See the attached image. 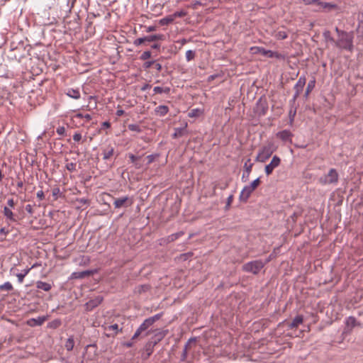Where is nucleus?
Masks as SVG:
<instances>
[{"instance_id":"052dcab7","label":"nucleus","mask_w":363,"mask_h":363,"mask_svg":"<svg viewBox=\"0 0 363 363\" xmlns=\"http://www.w3.org/2000/svg\"><path fill=\"white\" fill-rule=\"evenodd\" d=\"M36 196L40 200H43L45 197L44 192L42 190L38 191Z\"/></svg>"},{"instance_id":"393cba45","label":"nucleus","mask_w":363,"mask_h":363,"mask_svg":"<svg viewBox=\"0 0 363 363\" xmlns=\"http://www.w3.org/2000/svg\"><path fill=\"white\" fill-rule=\"evenodd\" d=\"M36 287L38 289H42L45 291H49L51 289L52 286L50 283L38 281L36 282Z\"/></svg>"},{"instance_id":"7c9ffc66","label":"nucleus","mask_w":363,"mask_h":363,"mask_svg":"<svg viewBox=\"0 0 363 363\" xmlns=\"http://www.w3.org/2000/svg\"><path fill=\"white\" fill-rule=\"evenodd\" d=\"M74 346V340L72 336L69 337L65 342V347L67 351H72Z\"/></svg>"},{"instance_id":"0eeeda50","label":"nucleus","mask_w":363,"mask_h":363,"mask_svg":"<svg viewBox=\"0 0 363 363\" xmlns=\"http://www.w3.org/2000/svg\"><path fill=\"white\" fill-rule=\"evenodd\" d=\"M280 163L281 159L278 156L274 155L270 163L265 167L264 172L266 174L267 176L270 175L273 172L274 169L280 165Z\"/></svg>"},{"instance_id":"20e7f679","label":"nucleus","mask_w":363,"mask_h":363,"mask_svg":"<svg viewBox=\"0 0 363 363\" xmlns=\"http://www.w3.org/2000/svg\"><path fill=\"white\" fill-rule=\"evenodd\" d=\"M338 173L335 169H330L327 174L320 177L318 182L322 185L337 184L338 182Z\"/></svg>"},{"instance_id":"37998d69","label":"nucleus","mask_w":363,"mask_h":363,"mask_svg":"<svg viewBox=\"0 0 363 363\" xmlns=\"http://www.w3.org/2000/svg\"><path fill=\"white\" fill-rule=\"evenodd\" d=\"M151 57V52L150 51H145L143 52V54L140 55V59L141 60H146Z\"/></svg>"},{"instance_id":"a18cd8bd","label":"nucleus","mask_w":363,"mask_h":363,"mask_svg":"<svg viewBox=\"0 0 363 363\" xmlns=\"http://www.w3.org/2000/svg\"><path fill=\"white\" fill-rule=\"evenodd\" d=\"M75 117L78 118H85L87 121H89L91 119V115H89V114L84 115V114L80 113H77L75 115Z\"/></svg>"},{"instance_id":"39448f33","label":"nucleus","mask_w":363,"mask_h":363,"mask_svg":"<svg viewBox=\"0 0 363 363\" xmlns=\"http://www.w3.org/2000/svg\"><path fill=\"white\" fill-rule=\"evenodd\" d=\"M152 325L147 318H146L143 323L138 327L135 333L132 337V340H136L140 335L147 336L152 332L150 328Z\"/></svg>"},{"instance_id":"f257e3e1","label":"nucleus","mask_w":363,"mask_h":363,"mask_svg":"<svg viewBox=\"0 0 363 363\" xmlns=\"http://www.w3.org/2000/svg\"><path fill=\"white\" fill-rule=\"evenodd\" d=\"M354 35L352 32L341 33L340 36L337 37L335 41V46L340 50L352 51Z\"/></svg>"},{"instance_id":"f03ea898","label":"nucleus","mask_w":363,"mask_h":363,"mask_svg":"<svg viewBox=\"0 0 363 363\" xmlns=\"http://www.w3.org/2000/svg\"><path fill=\"white\" fill-rule=\"evenodd\" d=\"M277 147L272 142L268 143L266 145L263 146L259 151L255 161L259 162H266L273 154L274 151H276Z\"/></svg>"},{"instance_id":"72a5a7b5","label":"nucleus","mask_w":363,"mask_h":363,"mask_svg":"<svg viewBox=\"0 0 363 363\" xmlns=\"http://www.w3.org/2000/svg\"><path fill=\"white\" fill-rule=\"evenodd\" d=\"M184 235V233L182 231L174 233L168 236L167 240L168 242H173L176 240H177L179 237Z\"/></svg>"},{"instance_id":"c85d7f7f","label":"nucleus","mask_w":363,"mask_h":363,"mask_svg":"<svg viewBox=\"0 0 363 363\" xmlns=\"http://www.w3.org/2000/svg\"><path fill=\"white\" fill-rule=\"evenodd\" d=\"M274 35L278 40H284L288 37V33L284 30H279L274 32Z\"/></svg>"},{"instance_id":"dca6fc26","label":"nucleus","mask_w":363,"mask_h":363,"mask_svg":"<svg viewBox=\"0 0 363 363\" xmlns=\"http://www.w3.org/2000/svg\"><path fill=\"white\" fill-rule=\"evenodd\" d=\"M252 165H253V164L250 162V159H248L245 162V163L244 164L245 172H243L242 176V180L243 182H246L248 179L250 174L252 171Z\"/></svg>"},{"instance_id":"bf43d9fd","label":"nucleus","mask_w":363,"mask_h":363,"mask_svg":"<svg viewBox=\"0 0 363 363\" xmlns=\"http://www.w3.org/2000/svg\"><path fill=\"white\" fill-rule=\"evenodd\" d=\"M133 340H134L131 339L130 341L125 342L123 343V345L126 347H131L133 346V344H134L133 343Z\"/></svg>"},{"instance_id":"de8ad7c7","label":"nucleus","mask_w":363,"mask_h":363,"mask_svg":"<svg viewBox=\"0 0 363 363\" xmlns=\"http://www.w3.org/2000/svg\"><path fill=\"white\" fill-rule=\"evenodd\" d=\"M260 183V181H259V179L257 178L256 179H255L250 184V186L252 187V189L255 190L256 188L259 186Z\"/></svg>"},{"instance_id":"864d4df0","label":"nucleus","mask_w":363,"mask_h":363,"mask_svg":"<svg viewBox=\"0 0 363 363\" xmlns=\"http://www.w3.org/2000/svg\"><path fill=\"white\" fill-rule=\"evenodd\" d=\"M15 206V202L13 199H9L7 201V206L9 208H13Z\"/></svg>"},{"instance_id":"412c9836","label":"nucleus","mask_w":363,"mask_h":363,"mask_svg":"<svg viewBox=\"0 0 363 363\" xmlns=\"http://www.w3.org/2000/svg\"><path fill=\"white\" fill-rule=\"evenodd\" d=\"M114 154L113 147L109 145L103 149V159L105 160H109Z\"/></svg>"},{"instance_id":"e2e57ef3","label":"nucleus","mask_w":363,"mask_h":363,"mask_svg":"<svg viewBox=\"0 0 363 363\" xmlns=\"http://www.w3.org/2000/svg\"><path fill=\"white\" fill-rule=\"evenodd\" d=\"M26 210L28 213H29L30 214H32L33 213V206L30 205V204H28L26 205Z\"/></svg>"},{"instance_id":"4c0bfd02","label":"nucleus","mask_w":363,"mask_h":363,"mask_svg":"<svg viewBox=\"0 0 363 363\" xmlns=\"http://www.w3.org/2000/svg\"><path fill=\"white\" fill-rule=\"evenodd\" d=\"M162 315V313H157L153 316L147 318V319L150 321V323L153 325L157 320L161 318Z\"/></svg>"},{"instance_id":"79ce46f5","label":"nucleus","mask_w":363,"mask_h":363,"mask_svg":"<svg viewBox=\"0 0 363 363\" xmlns=\"http://www.w3.org/2000/svg\"><path fill=\"white\" fill-rule=\"evenodd\" d=\"M128 128L131 131H135L137 133L141 132V128L138 124H129Z\"/></svg>"},{"instance_id":"aec40b11","label":"nucleus","mask_w":363,"mask_h":363,"mask_svg":"<svg viewBox=\"0 0 363 363\" xmlns=\"http://www.w3.org/2000/svg\"><path fill=\"white\" fill-rule=\"evenodd\" d=\"M316 4L326 11H331L337 9V4L333 3L323 2L318 0Z\"/></svg>"},{"instance_id":"a19ab883","label":"nucleus","mask_w":363,"mask_h":363,"mask_svg":"<svg viewBox=\"0 0 363 363\" xmlns=\"http://www.w3.org/2000/svg\"><path fill=\"white\" fill-rule=\"evenodd\" d=\"M195 57V52L193 50H187L186 52V59L188 62L192 60Z\"/></svg>"},{"instance_id":"603ef678","label":"nucleus","mask_w":363,"mask_h":363,"mask_svg":"<svg viewBox=\"0 0 363 363\" xmlns=\"http://www.w3.org/2000/svg\"><path fill=\"white\" fill-rule=\"evenodd\" d=\"M301 1L306 5H309V4H316L317 1H318V0H301Z\"/></svg>"},{"instance_id":"2f4dec72","label":"nucleus","mask_w":363,"mask_h":363,"mask_svg":"<svg viewBox=\"0 0 363 363\" xmlns=\"http://www.w3.org/2000/svg\"><path fill=\"white\" fill-rule=\"evenodd\" d=\"M153 91L155 94H169L170 88L169 87H161V86H155L153 89Z\"/></svg>"},{"instance_id":"4be33fe9","label":"nucleus","mask_w":363,"mask_h":363,"mask_svg":"<svg viewBox=\"0 0 363 363\" xmlns=\"http://www.w3.org/2000/svg\"><path fill=\"white\" fill-rule=\"evenodd\" d=\"M345 324L347 327H350L351 328H353L356 326H361V323L358 322L353 316H349L345 320Z\"/></svg>"},{"instance_id":"bb28decb","label":"nucleus","mask_w":363,"mask_h":363,"mask_svg":"<svg viewBox=\"0 0 363 363\" xmlns=\"http://www.w3.org/2000/svg\"><path fill=\"white\" fill-rule=\"evenodd\" d=\"M174 21V19L171 14V15L165 16L164 18H161L159 21V23L161 26H167V25L172 23Z\"/></svg>"},{"instance_id":"f3484780","label":"nucleus","mask_w":363,"mask_h":363,"mask_svg":"<svg viewBox=\"0 0 363 363\" xmlns=\"http://www.w3.org/2000/svg\"><path fill=\"white\" fill-rule=\"evenodd\" d=\"M45 316H38L35 318H30L27 321V324L30 327L39 326L44 323L46 320Z\"/></svg>"},{"instance_id":"3c124183","label":"nucleus","mask_w":363,"mask_h":363,"mask_svg":"<svg viewBox=\"0 0 363 363\" xmlns=\"http://www.w3.org/2000/svg\"><path fill=\"white\" fill-rule=\"evenodd\" d=\"M82 139V135L79 132H76L73 135V140L76 142H79Z\"/></svg>"},{"instance_id":"c9c22d12","label":"nucleus","mask_w":363,"mask_h":363,"mask_svg":"<svg viewBox=\"0 0 363 363\" xmlns=\"http://www.w3.org/2000/svg\"><path fill=\"white\" fill-rule=\"evenodd\" d=\"M13 286L9 281H6L4 284L0 285V290L11 291Z\"/></svg>"},{"instance_id":"2eb2a0df","label":"nucleus","mask_w":363,"mask_h":363,"mask_svg":"<svg viewBox=\"0 0 363 363\" xmlns=\"http://www.w3.org/2000/svg\"><path fill=\"white\" fill-rule=\"evenodd\" d=\"M104 330L106 332H112L110 333H107L106 336L111 337L117 335L119 332H121L122 329L119 328L118 324L115 323L111 325L104 326Z\"/></svg>"},{"instance_id":"6e6d98bb","label":"nucleus","mask_w":363,"mask_h":363,"mask_svg":"<svg viewBox=\"0 0 363 363\" xmlns=\"http://www.w3.org/2000/svg\"><path fill=\"white\" fill-rule=\"evenodd\" d=\"M158 155H150L147 157V159L148 160V164H150L152 162H153V161L155 160V157H157Z\"/></svg>"},{"instance_id":"f8f14e48","label":"nucleus","mask_w":363,"mask_h":363,"mask_svg":"<svg viewBox=\"0 0 363 363\" xmlns=\"http://www.w3.org/2000/svg\"><path fill=\"white\" fill-rule=\"evenodd\" d=\"M154 333V344L156 345L160 342L168 333V330L156 329L152 331Z\"/></svg>"},{"instance_id":"49530a36","label":"nucleus","mask_w":363,"mask_h":363,"mask_svg":"<svg viewBox=\"0 0 363 363\" xmlns=\"http://www.w3.org/2000/svg\"><path fill=\"white\" fill-rule=\"evenodd\" d=\"M145 42V37H143V38H140L135 39L133 42V44L135 46H139Z\"/></svg>"},{"instance_id":"338daca9","label":"nucleus","mask_w":363,"mask_h":363,"mask_svg":"<svg viewBox=\"0 0 363 363\" xmlns=\"http://www.w3.org/2000/svg\"><path fill=\"white\" fill-rule=\"evenodd\" d=\"M116 114L117 116H123L124 114V111L122 110V109L117 110Z\"/></svg>"},{"instance_id":"7ed1b4c3","label":"nucleus","mask_w":363,"mask_h":363,"mask_svg":"<svg viewBox=\"0 0 363 363\" xmlns=\"http://www.w3.org/2000/svg\"><path fill=\"white\" fill-rule=\"evenodd\" d=\"M265 264L266 262H263V261L260 259H257L245 263L242 265V269L245 272L257 274L263 269Z\"/></svg>"},{"instance_id":"b1692460","label":"nucleus","mask_w":363,"mask_h":363,"mask_svg":"<svg viewBox=\"0 0 363 363\" xmlns=\"http://www.w3.org/2000/svg\"><path fill=\"white\" fill-rule=\"evenodd\" d=\"M66 94L70 97V98H72V99H79L81 96V94H80V92H79V90L78 89H68L67 90V92H66Z\"/></svg>"},{"instance_id":"6ab92c4d","label":"nucleus","mask_w":363,"mask_h":363,"mask_svg":"<svg viewBox=\"0 0 363 363\" xmlns=\"http://www.w3.org/2000/svg\"><path fill=\"white\" fill-rule=\"evenodd\" d=\"M303 315H298L293 319V320L290 323L288 324V328L289 329L298 328V325L303 323Z\"/></svg>"},{"instance_id":"69168bd1","label":"nucleus","mask_w":363,"mask_h":363,"mask_svg":"<svg viewBox=\"0 0 363 363\" xmlns=\"http://www.w3.org/2000/svg\"><path fill=\"white\" fill-rule=\"evenodd\" d=\"M155 66L156 69H157L158 72H160V71L162 70V65H161V64H160V63H155Z\"/></svg>"},{"instance_id":"774afa93","label":"nucleus","mask_w":363,"mask_h":363,"mask_svg":"<svg viewBox=\"0 0 363 363\" xmlns=\"http://www.w3.org/2000/svg\"><path fill=\"white\" fill-rule=\"evenodd\" d=\"M335 31L337 33V37L340 36L341 33H347L346 31L340 30L337 27L335 28Z\"/></svg>"},{"instance_id":"a211bd4d","label":"nucleus","mask_w":363,"mask_h":363,"mask_svg":"<svg viewBox=\"0 0 363 363\" xmlns=\"http://www.w3.org/2000/svg\"><path fill=\"white\" fill-rule=\"evenodd\" d=\"M187 123L183 127L174 128V133L172 134L173 138H180L187 133L186 131Z\"/></svg>"},{"instance_id":"09e8293b","label":"nucleus","mask_w":363,"mask_h":363,"mask_svg":"<svg viewBox=\"0 0 363 363\" xmlns=\"http://www.w3.org/2000/svg\"><path fill=\"white\" fill-rule=\"evenodd\" d=\"M56 132L58 135H63L65 133V128L63 126H59L57 128Z\"/></svg>"},{"instance_id":"5701e85b","label":"nucleus","mask_w":363,"mask_h":363,"mask_svg":"<svg viewBox=\"0 0 363 363\" xmlns=\"http://www.w3.org/2000/svg\"><path fill=\"white\" fill-rule=\"evenodd\" d=\"M156 115L160 116H164L169 112V108L165 105H160L155 109Z\"/></svg>"},{"instance_id":"473e14b6","label":"nucleus","mask_w":363,"mask_h":363,"mask_svg":"<svg viewBox=\"0 0 363 363\" xmlns=\"http://www.w3.org/2000/svg\"><path fill=\"white\" fill-rule=\"evenodd\" d=\"M315 85V78H313L312 80H311L308 82V84L307 85L306 91L305 93L306 97H307L308 96V94H310V92L314 89Z\"/></svg>"},{"instance_id":"58836bf2","label":"nucleus","mask_w":363,"mask_h":363,"mask_svg":"<svg viewBox=\"0 0 363 363\" xmlns=\"http://www.w3.org/2000/svg\"><path fill=\"white\" fill-rule=\"evenodd\" d=\"M76 166L77 164L74 162H68L66 164L65 167L69 172H73L76 171Z\"/></svg>"},{"instance_id":"9d476101","label":"nucleus","mask_w":363,"mask_h":363,"mask_svg":"<svg viewBox=\"0 0 363 363\" xmlns=\"http://www.w3.org/2000/svg\"><path fill=\"white\" fill-rule=\"evenodd\" d=\"M277 137L284 143H292V133L289 130H284L277 133Z\"/></svg>"},{"instance_id":"ddd939ff","label":"nucleus","mask_w":363,"mask_h":363,"mask_svg":"<svg viewBox=\"0 0 363 363\" xmlns=\"http://www.w3.org/2000/svg\"><path fill=\"white\" fill-rule=\"evenodd\" d=\"M3 213L8 222H17L16 216L13 213L12 208H9L8 206H4Z\"/></svg>"},{"instance_id":"cd10ccee","label":"nucleus","mask_w":363,"mask_h":363,"mask_svg":"<svg viewBox=\"0 0 363 363\" xmlns=\"http://www.w3.org/2000/svg\"><path fill=\"white\" fill-rule=\"evenodd\" d=\"M90 274V271H82L72 273V277L75 279H82L87 276H89Z\"/></svg>"},{"instance_id":"f704fd0d","label":"nucleus","mask_w":363,"mask_h":363,"mask_svg":"<svg viewBox=\"0 0 363 363\" xmlns=\"http://www.w3.org/2000/svg\"><path fill=\"white\" fill-rule=\"evenodd\" d=\"M201 113H202V111L200 109L194 108L189 112L188 116L190 118H194V117L199 116Z\"/></svg>"},{"instance_id":"0e129e2a","label":"nucleus","mask_w":363,"mask_h":363,"mask_svg":"<svg viewBox=\"0 0 363 363\" xmlns=\"http://www.w3.org/2000/svg\"><path fill=\"white\" fill-rule=\"evenodd\" d=\"M129 158L130 159L131 162H135V160L138 159V157L135 156L133 154H130L129 155Z\"/></svg>"},{"instance_id":"a878e982","label":"nucleus","mask_w":363,"mask_h":363,"mask_svg":"<svg viewBox=\"0 0 363 363\" xmlns=\"http://www.w3.org/2000/svg\"><path fill=\"white\" fill-rule=\"evenodd\" d=\"M145 42H152L155 40H164V35L162 34H156V35H152L145 36Z\"/></svg>"},{"instance_id":"4468645a","label":"nucleus","mask_w":363,"mask_h":363,"mask_svg":"<svg viewBox=\"0 0 363 363\" xmlns=\"http://www.w3.org/2000/svg\"><path fill=\"white\" fill-rule=\"evenodd\" d=\"M103 301V297L98 296L93 299H91L86 303V308L87 310L91 311L98 306Z\"/></svg>"},{"instance_id":"4d7b16f0","label":"nucleus","mask_w":363,"mask_h":363,"mask_svg":"<svg viewBox=\"0 0 363 363\" xmlns=\"http://www.w3.org/2000/svg\"><path fill=\"white\" fill-rule=\"evenodd\" d=\"M155 61H147V62H145L144 63V65L143 67L145 68V69H149L152 65L155 64Z\"/></svg>"},{"instance_id":"9b49d317","label":"nucleus","mask_w":363,"mask_h":363,"mask_svg":"<svg viewBox=\"0 0 363 363\" xmlns=\"http://www.w3.org/2000/svg\"><path fill=\"white\" fill-rule=\"evenodd\" d=\"M254 191L250 185L244 186L240 194V200L246 202Z\"/></svg>"},{"instance_id":"c03bdc74","label":"nucleus","mask_w":363,"mask_h":363,"mask_svg":"<svg viewBox=\"0 0 363 363\" xmlns=\"http://www.w3.org/2000/svg\"><path fill=\"white\" fill-rule=\"evenodd\" d=\"M233 194H230V195L228 197V199H227L226 205H225V209L226 211H228V210L230 208V206H231V203H232V202H233Z\"/></svg>"},{"instance_id":"6e6552de","label":"nucleus","mask_w":363,"mask_h":363,"mask_svg":"<svg viewBox=\"0 0 363 363\" xmlns=\"http://www.w3.org/2000/svg\"><path fill=\"white\" fill-rule=\"evenodd\" d=\"M132 203L133 201L131 199L126 196L115 199L113 205L116 208H120L122 207L130 206Z\"/></svg>"},{"instance_id":"ea45409f","label":"nucleus","mask_w":363,"mask_h":363,"mask_svg":"<svg viewBox=\"0 0 363 363\" xmlns=\"http://www.w3.org/2000/svg\"><path fill=\"white\" fill-rule=\"evenodd\" d=\"M323 35H324V37H325V38L327 42H330V43H334L335 45V41L336 40L333 37L330 36V31L324 32Z\"/></svg>"},{"instance_id":"8fccbe9b","label":"nucleus","mask_w":363,"mask_h":363,"mask_svg":"<svg viewBox=\"0 0 363 363\" xmlns=\"http://www.w3.org/2000/svg\"><path fill=\"white\" fill-rule=\"evenodd\" d=\"M0 233L4 236V238L1 239V240H3L5 239L6 236L9 233V230H7L6 228H1L0 229Z\"/></svg>"},{"instance_id":"c756f323","label":"nucleus","mask_w":363,"mask_h":363,"mask_svg":"<svg viewBox=\"0 0 363 363\" xmlns=\"http://www.w3.org/2000/svg\"><path fill=\"white\" fill-rule=\"evenodd\" d=\"M33 267V266L31 268H26L23 270L21 273L16 274V277L18 278V281L19 283H23V279L29 273L30 270Z\"/></svg>"},{"instance_id":"5fc2aeb1","label":"nucleus","mask_w":363,"mask_h":363,"mask_svg":"<svg viewBox=\"0 0 363 363\" xmlns=\"http://www.w3.org/2000/svg\"><path fill=\"white\" fill-rule=\"evenodd\" d=\"M150 289L148 285H141L138 287V291L141 293L142 291H146Z\"/></svg>"},{"instance_id":"1a4fd4ad","label":"nucleus","mask_w":363,"mask_h":363,"mask_svg":"<svg viewBox=\"0 0 363 363\" xmlns=\"http://www.w3.org/2000/svg\"><path fill=\"white\" fill-rule=\"evenodd\" d=\"M306 79L305 76H301L294 86L295 94L294 99H296L302 92L304 86L306 85Z\"/></svg>"},{"instance_id":"423d86ee","label":"nucleus","mask_w":363,"mask_h":363,"mask_svg":"<svg viewBox=\"0 0 363 363\" xmlns=\"http://www.w3.org/2000/svg\"><path fill=\"white\" fill-rule=\"evenodd\" d=\"M251 50H253V52L255 54H259L262 56L268 57L270 58H274V57L277 58V59L283 58V56L281 55V54H280L277 52H274L270 50H266L262 47L255 46V47L252 48Z\"/></svg>"},{"instance_id":"680f3d73","label":"nucleus","mask_w":363,"mask_h":363,"mask_svg":"<svg viewBox=\"0 0 363 363\" xmlns=\"http://www.w3.org/2000/svg\"><path fill=\"white\" fill-rule=\"evenodd\" d=\"M156 30V26H150L146 28V32L150 33Z\"/></svg>"},{"instance_id":"13d9d810","label":"nucleus","mask_w":363,"mask_h":363,"mask_svg":"<svg viewBox=\"0 0 363 363\" xmlns=\"http://www.w3.org/2000/svg\"><path fill=\"white\" fill-rule=\"evenodd\" d=\"M189 345V342L186 343V345L184 346L183 354H182V359H185L187 355V347Z\"/></svg>"},{"instance_id":"e433bc0d","label":"nucleus","mask_w":363,"mask_h":363,"mask_svg":"<svg viewBox=\"0 0 363 363\" xmlns=\"http://www.w3.org/2000/svg\"><path fill=\"white\" fill-rule=\"evenodd\" d=\"M187 14V13L184 11V10H181V11H176L174 12V13L172 14V17L174 18V19H175L176 18H182V17H184Z\"/></svg>"}]
</instances>
